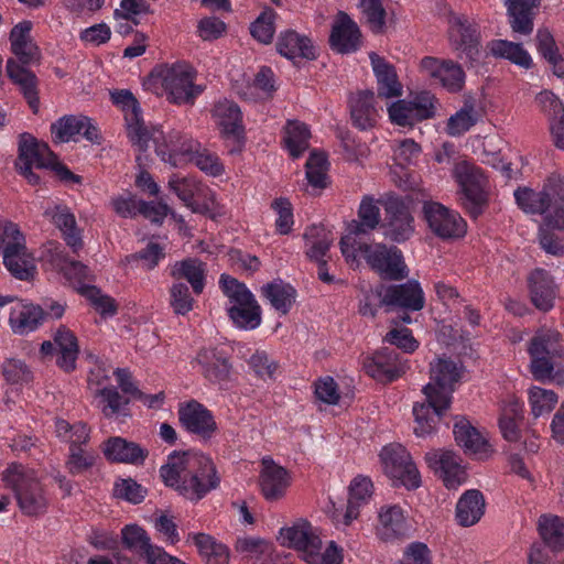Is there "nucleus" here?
<instances>
[{"label":"nucleus","instance_id":"f257e3e1","mask_svg":"<svg viewBox=\"0 0 564 564\" xmlns=\"http://www.w3.org/2000/svg\"><path fill=\"white\" fill-rule=\"evenodd\" d=\"M32 23L22 21L10 32L11 51L17 57L7 62V75L20 86L24 97L34 112L39 109L36 90V76L26 68L29 65H39L42 58L41 50L31 36Z\"/></svg>","mask_w":564,"mask_h":564},{"label":"nucleus","instance_id":"f03ea898","mask_svg":"<svg viewBox=\"0 0 564 564\" xmlns=\"http://www.w3.org/2000/svg\"><path fill=\"white\" fill-rule=\"evenodd\" d=\"M185 478L180 495L191 501H199L219 486L216 466L213 460L199 453L185 452Z\"/></svg>","mask_w":564,"mask_h":564},{"label":"nucleus","instance_id":"7ed1b4c3","mask_svg":"<svg viewBox=\"0 0 564 564\" xmlns=\"http://www.w3.org/2000/svg\"><path fill=\"white\" fill-rule=\"evenodd\" d=\"M4 480L13 489L24 514L39 516L46 510L47 499L33 470H26L21 465H12L6 471Z\"/></svg>","mask_w":564,"mask_h":564},{"label":"nucleus","instance_id":"20e7f679","mask_svg":"<svg viewBox=\"0 0 564 564\" xmlns=\"http://www.w3.org/2000/svg\"><path fill=\"white\" fill-rule=\"evenodd\" d=\"M220 283L225 294L234 303L228 308V315L232 323L246 330L257 328L261 324V307L253 294L245 284L229 275H221Z\"/></svg>","mask_w":564,"mask_h":564},{"label":"nucleus","instance_id":"39448f33","mask_svg":"<svg viewBox=\"0 0 564 564\" xmlns=\"http://www.w3.org/2000/svg\"><path fill=\"white\" fill-rule=\"evenodd\" d=\"M453 174L460 188L462 206L473 218H477L488 204L487 178L480 169L466 161L456 163Z\"/></svg>","mask_w":564,"mask_h":564},{"label":"nucleus","instance_id":"423d86ee","mask_svg":"<svg viewBox=\"0 0 564 564\" xmlns=\"http://www.w3.org/2000/svg\"><path fill=\"white\" fill-rule=\"evenodd\" d=\"M2 231L7 238H10L3 249V264L18 280L30 281L34 279L36 273V265L34 257L28 251L25 245V237L20 231L18 225L6 221Z\"/></svg>","mask_w":564,"mask_h":564},{"label":"nucleus","instance_id":"0eeeda50","mask_svg":"<svg viewBox=\"0 0 564 564\" xmlns=\"http://www.w3.org/2000/svg\"><path fill=\"white\" fill-rule=\"evenodd\" d=\"M358 250L367 263L383 279L398 281L408 276L406 264L397 247H387L381 243L375 246L359 243Z\"/></svg>","mask_w":564,"mask_h":564},{"label":"nucleus","instance_id":"6e6552de","mask_svg":"<svg viewBox=\"0 0 564 564\" xmlns=\"http://www.w3.org/2000/svg\"><path fill=\"white\" fill-rule=\"evenodd\" d=\"M380 459L387 476L408 489L420 487V473L405 447L397 443L387 445L380 452Z\"/></svg>","mask_w":564,"mask_h":564},{"label":"nucleus","instance_id":"1a4fd4ad","mask_svg":"<svg viewBox=\"0 0 564 564\" xmlns=\"http://www.w3.org/2000/svg\"><path fill=\"white\" fill-rule=\"evenodd\" d=\"M195 73L187 64H174L169 67L162 77V86L169 95L170 101L177 105H193L195 98L202 94L203 88L194 85Z\"/></svg>","mask_w":564,"mask_h":564},{"label":"nucleus","instance_id":"9d476101","mask_svg":"<svg viewBox=\"0 0 564 564\" xmlns=\"http://www.w3.org/2000/svg\"><path fill=\"white\" fill-rule=\"evenodd\" d=\"M422 212L431 231L442 239L462 238L466 223L458 215L436 202H424Z\"/></svg>","mask_w":564,"mask_h":564},{"label":"nucleus","instance_id":"9b49d317","mask_svg":"<svg viewBox=\"0 0 564 564\" xmlns=\"http://www.w3.org/2000/svg\"><path fill=\"white\" fill-rule=\"evenodd\" d=\"M111 100L122 106L128 137L140 151H147L151 133L144 124L139 101L130 90L111 91Z\"/></svg>","mask_w":564,"mask_h":564},{"label":"nucleus","instance_id":"f8f14e48","mask_svg":"<svg viewBox=\"0 0 564 564\" xmlns=\"http://www.w3.org/2000/svg\"><path fill=\"white\" fill-rule=\"evenodd\" d=\"M364 368L370 377L387 383L403 376L409 366L395 348L383 347L365 360Z\"/></svg>","mask_w":564,"mask_h":564},{"label":"nucleus","instance_id":"ddd939ff","mask_svg":"<svg viewBox=\"0 0 564 564\" xmlns=\"http://www.w3.org/2000/svg\"><path fill=\"white\" fill-rule=\"evenodd\" d=\"M420 70L432 84L441 85L448 91L456 93L463 88L464 72L452 61L426 56L420 62Z\"/></svg>","mask_w":564,"mask_h":564},{"label":"nucleus","instance_id":"4468645a","mask_svg":"<svg viewBox=\"0 0 564 564\" xmlns=\"http://www.w3.org/2000/svg\"><path fill=\"white\" fill-rule=\"evenodd\" d=\"M386 219L383 235L391 241L401 243L409 240L414 234V218L404 203L398 198L386 204Z\"/></svg>","mask_w":564,"mask_h":564},{"label":"nucleus","instance_id":"2eb2a0df","mask_svg":"<svg viewBox=\"0 0 564 564\" xmlns=\"http://www.w3.org/2000/svg\"><path fill=\"white\" fill-rule=\"evenodd\" d=\"M431 381L423 388L426 398H440L446 395L452 402L454 384L459 380L456 364L449 358H438L435 364H431Z\"/></svg>","mask_w":564,"mask_h":564},{"label":"nucleus","instance_id":"dca6fc26","mask_svg":"<svg viewBox=\"0 0 564 564\" xmlns=\"http://www.w3.org/2000/svg\"><path fill=\"white\" fill-rule=\"evenodd\" d=\"M177 414L180 423L186 431L203 438H210L217 431L212 412L196 400L181 405Z\"/></svg>","mask_w":564,"mask_h":564},{"label":"nucleus","instance_id":"f3484780","mask_svg":"<svg viewBox=\"0 0 564 564\" xmlns=\"http://www.w3.org/2000/svg\"><path fill=\"white\" fill-rule=\"evenodd\" d=\"M451 402L446 395L440 398H426L425 402L416 403L413 406L416 426L414 433L416 436L425 437L435 432L436 425L442 420L444 413L449 409Z\"/></svg>","mask_w":564,"mask_h":564},{"label":"nucleus","instance_id":"a211bd4d","mask_svg":"<svg viewBox=\"0 0 564 564\" xmlns=\"http://www.w3.org/2000/svg\"><path fill=\"white\" fill-rule=\"evenodd\" d=\"M381 304L397 306L409 311H421L424 307V293L416 280L387 288Z\"/></svg>","mask_w":564,"mask_h":564},{"label":"nucleus","instance_id":"6ab92c4d","mask_svg":"<svg viewBox=\"0 0 564 564\" xmlns=\"http://www.w3.org/2000/svg\"><path fill=\"white\" fill-rule=\"evenodd\" d=\"M55 160V153L44 142H39L30 133H22L19 137V155L15 167L35 166L36 169H48L51 161Z\"/></svg>","mask_w":564,"mask_h":564},{"label":"nucleus","instance_id":"aec40b11","mask_svg":"<svg viewBox=\"0 0 564 564\" xmlns=\"http://www.w3.org/2000/svg\"><path fill=\"white\" fill-rule=\"evenodd\" d=\"M360 37L358 25L346 12L339 11L329 36L332 48L340 54L354 52L360 45Z\"/></svg>","mask_w":564,"mask_h":564},{"label":"nucleus","instance_id":"412c9836","mask_svg":"<svg viewBox=\"0 0 564 564\" xmlns=\"http://www.w3.org/2000/svg\"><path fill=\"white\" fill-rule=\"evenodd\" d=\"M451 40L456 50L466 52L468 56L478 53L480 33L478 25L473 19L464 14H456L451 18Z\"/></svg>","mask_w":564,"mask_h":564},{"label":"nucleus","instance_id":"4be33fe9","mask_svg":"<svg viewBox=\"0 0 564 564\" xmlns=\"http://www.w3.org/2000/svg\"><path fill=\"white\" fill-rule=\"evenodd\" d=\"M350 117L354 126L366 131L377 123L378 109L375 105V93L370 89L358 90L349 96Z\"/></svg>","mask_w":564,"mask_h":564},{"label":"nucleus","instance_id":"5701e85b","mask_svg":"<svg viewBox=\"0 0 564 564\" xmlns=\"http://www.w3.org/2000/svg\"><path fill=\"white\" fill-rule=\"evenodd\" d=\"M262 466L260 487L264 498L271 501L282 498L290 485L286 469L269 457L262 459Z\"/></svg>","mask_w":564,"mask_h":564},{"label":"nucleus","instance_id":"b1692460","mask_svg":"<svg viewBox=\"0 0 564 564\" xmlns=\"http://www.w3.org/2000/svg\"><path fill=\"white\" fill-rule=\"evenodd\" d=\"M528 284L532 304L543 312L551 310L555 299L552 275L543 269H535L528 276Z\"/></svg>","mask_w":564,"mask_h":564},{"label":"nucleus","instance_id":"393cba45","mask_svg":"<svg viewBox=\"0 0 564 564\" xmlns=\"http://www.w3.org/2000/svg\"><path fill=\"white\" fill-rule=\"evenodd\" d=\"M214 116L219 119L223 137L232 138L238 143L245 140L242 113L237 104L227 99L218 101L214 107Z\"/></svg>","mask_w":564,"mask_h":564},{"label":"nucleus","instance_id":"a878e982","mask_svg":"<svg viewBox=\"0 0 564 564\" xmlns=\"http://www.w3.org/2000/svg\"><path fill=\"white\" fill-rule=\"evenodd\" d=\"M102 453L110 462L139 465L144 462L148 451L138 443L129 442L122 437H109L102 447Z\"/></svg>","mask_w":564,"mask_h":564},{"label":"nucleus","instance_id":"bb28decb","mask_svg":"<svg viewBox=\"0 0 564 564\" xmlns=\"http://www.w3.org/2000/svg\"><path fill=\"white\" fill-rule=\"evenodd\" d=\"M280 535L282 538V545L301 551L303 556L307 555L310 551L322 549V540L306 521L281 529Z\"/></svg>","mask_w":564,"mask_h":564},{"label":"nucleus","instance_id":"cd10ccee","mask_svg":"<svg viewBox=\"0 0 564 564\" xmlns=\"http://www.w3.org/2000/svg\"><path fill=\"white\" fill-rule=\"evenodd\" d=\"M171 159H174L172 164L176 166V160L181 161L184 159L185 161L194 163L202 172L206 173L210 176H220L225 172L224 164L220 162L219 158L207 150H199V144L195 147L189 144L188 147L182 145L181 149L174 154L170 155Z\"/></svg>","mask_w":564,"mask_h":564},{"label":"nucleus","instance_id":"c85d7f7f","mask_svg":"<svg viewBox=\"0 0 564 564\" xmlns=\"http://www.w3.org/2000/svg\"><path fill=\"white\" fill-rule=\"evenodd\" d=\"M370 61L373 73L377 78V91L380 98H394L402 96V85L393 65L387 63L384 58L376 53L370 54Z\"/></svg>","mask_w":564,"mask_h":564},{"label":"nucleus","instance_id":"c756f323","mask_svg":"<svg viewBox=\"0 0 564 564\" xmlns=\"http://www.w3.org/2000/svg\"><path fill=\"white\" fill-rule=\"evenodd\" d=\"M453 432L457 445L463 447L466 454L478 455L480 458H487L491 454L488 442L467 420H458Z\"/></svg>","mask_w":564,"mask_h":564},{"label":"nucleus","instance_id":"7c9ffc66","mask_svg":"<svg viewBox=\"0 0 564 564\" xmlns=\"http://www.w3.org/2000/svg\"><path fill=\"white\" fill-rule=\"evenodd\" d=\"M486 501L477 489L465 491L456 505L455 517L460 527L468 528L479 522L485 513Z\"/></svg>","mask_w":564,"mask_h":564},{"label":"nucleus","instance_id":"2f4dec72","mask_svg":"<svg viewBox=\"0 0 564 564\" xmlns=\"http://www.w3.org/2000/svg\"><path fill=\"white\" fill-rule=\"evenodd\" d=\"M549 344V337H534L529 348L532 357L531 372L534 379L539 381L553 379L554 364L551 360Z\"/></svg>","mask_w":564,"mask_h":564},{"label":"nucleus","instance_id":"473e14b6","mask_svg":"<svg viewBox=\"0 0 564 564\" xmlns=\"http://www.w3.org/2000/svg\"><path fill=\"white\" fill-rule=\"evenodd\" d=\"M53 341L58 352L57 366L65 371L74 370L79 352L78 340L75 334L66 326L61 325L54 333Z\"/></svg>","mask_w":564,"mask_h":564},{"label":"nucleus","instance_id":"72a5a7b5","mask_svg":"<svg viewBox=\"0 0 564 564\" xmlns=\"http://www.w3.org/2000/svg\"><path fill=\"white\" fill-rule=\"evenodd\" d=\"M197 362L203 367L204 376L212 382H226L230 378L231 365L227 358L219 355L215 349L204 348L196 357Z\"/></svg>","mask_w":564,"mask_h":564},{"label":"nucleus","instance_id":"f704fd0d","mask_svg":"<svg viewBox=\"0 0 564 564\" xmlns=\"http://www.w3.org/2000/svg\"><path fill=\"white\" fill-rule=\"evenodd\" d=\"M276 48L281 55L289 59L302 57L313 61L316 58L312 41L306 36H301L295 31H286L281 34L276 43Z\"/></svg>","mask_w":564,"mask_h":564},{"label":"nucleus","instance_id":"c9c22d12","mask_svg":"<svg viewBox=\"0 0 564 564\" xmlns=\"http://www.w3.org/2000/svg\"><path fill=\"white\" fill-rule=\"evenodd\" d=\"M53 224L63 232L66 243L77 251L83 246L82 237L76 227L75 216L65 206H55L45 210Z\"/></svg>","mask_w":564,"mask_h":564},{"label":"nucleus","instance_id":"e433bc0d","mask_svg":"<svg viewBox=\"0 0 564 564\" xmlns=\"http://www.w3.org/2000/svg\"><path fill=\"white\" fill-rule=\"evenodd\" d=\"M261 294L270 302L272 307L285 315L295 303L296 291L282 280H274L261 288Z\"/></svg>","mask_w":564,"mask_h":564},{"label":"nucleus","instance_id":"4c0bfd02","mask_svg":"<svg viewBox=\"0 0 564 564\" xmlns=\"http://www.w3.org/2000/svg\"><path fill=\"white\" fill-rule=\"evenodd\" d=\"M540 0H506L513 32L530 34L533 30L532 9Z\"/></svg>","mask_w":564,"mask_h":564},{"label":"nucleus","instance_id":"58836bf2","mask_svg":"<svg viewBox=\"0 0 564 564\" xmlns=\"http://www.w3.org/2000/svg\"><path fill=\"white\" fill-rule=\"evenodd\" d=\"M171 275L176 280H186L195 294H200L204 290L205 268L204 263L196 258L177 261L171 270Z\"/></svg>","mask_w":564,"mask_h":564},{"label":"nucleus","instance_id":"ea45409f","mask_svg":"<svg viewBox=\"0 0 564 564\" xmlns=\"http://www.w3.org/2000/svg\"><path fill=\"white\" fill-rule=\"evenodd\" d=\"M435 463L440 465V477L447 489H457L467 480V473L453 452H443Z\"/></svg>","mask_w":564,"mask_h":564},{"label":"nucleus","instance_id":"a19ab883","mask_svg":"<svg viewBox=\"0 0 564 564\" xmlns=\"http://www.w3.org/2000/svg\"><path fill=\"white\" fill-rule=\"evenodd\" d=\"M488 48L495 57L506 58L512 64L524 69L532 67V58L520 43L506 40H495L488 44Z\"/></svg>","mask_w":564,"mask_h":564},{"label":"nucleus","instance_id":"79ce46f5","mask_svg":"<svg viewBox=\"0 0 564 564\" xmlns=\"http://www.w3.org/2000/svg\"><path fill=\"white\" fill-rule=\"evenodd\" d=\"M358 218L359 220H351L348 224L347 230L350 235L368 234L380 224V208L371 197L366 196L362 198L358 210Z\"/></svg>","mask_w":564,"mask_h":564},{"label":"nucleus","instance_id":"37998d69","mask_svg":"<svg viewBox=\"0 0 564 564\" xmlns=\"http://www.w3.org/2000/svg\"><path fill=\"white\" fill-rule=\"evenodd\" d=\"M543 543L554 552L564 549V519L557 516L543 514L538 523Z\"/></svg>","mask_w":564,"mask_h":564},{"label":"nucleus","instance_id":"c03bdc74","mask_svg":"<svg viewBox=\"0 0 564 564\" xmlns=\"http://www.w3.org/2000/svg\"><path fill=\"white\" fill-rule=\"evenodd\" d=\"M192 538L206 564L229 563V550L225 544L206 533H195Z\"/></svg>","mask_w":564,"mask_h":564},{"label":"nucleus","instance_id":"a18cd8bd","mask_svg":"<svg viewBox=\"0 0 564 564\" xmlns=\"http://www.w3.org/2000/svg\"><path fill=\"white\" fill-rule=\"evenodd\" d=\"M372 492V482L367 477H356L349 486V499L346 507V512L343 516L345 525H349L354 519L358 517L359 501L370 497Z\"/></svg>","mask_w":564,"mask_h":564},{"label":"nucleus","instance_id":"49530a36","mask_svg":"<svg viewBox=\"0 0 564 564\" xmlns=\"http://www.w3.org/2000/svg\"><path fill=\"white\" fill-rule=\"evenodd\" d=\"M45 313L39 305H22L15 317L10 313V325L15 334L23 335L33 332L43 321Z\"/></svg>","mask_w":564,"mask_h":564},{"label":"nucleus","instance_id":"de8ad7c7","mask_svg":"<svg viewBox=\"0 0 564 564\" xmlns=\"http://www.w3.org/2000/svg\"><path fill=\"white\" fill-rule=\"evenodd\" d=\"M304 239L308 245L306 256L316 262L324 260V256L327 253L334 241L332 234L323 226L310 227L304 234Z\"/></svg>","mask_w":564,"mask_h":564},{"label":"nucleus","instance_id":"09e8293b","mask_svg":"<svg viewBox=\"0 0 564 564\" xmlns=\"http://www.w3.org/2000/svg\"><path fill=\"white\" fill-rule=\"evenodd\" d=\"M481 113L475 107L473 99H467L464 106L447 121V132L449 135H460L474 127L480 119Z\"/></svg>","mask_w":564,"mask_h":564},{"label":"nucleus","instance_id":"8fccbe9b","mask_svg":"<svg viewBox=\"0 0 564 564\" xmlns=\"http://www.w3.org/2000/svg\"><path fill=\"white\" fill-rule=\"evenodd\" d=\"M380 523L383 528V538L392 539L403 536L406 531V521L400 506H389L381 509L379 513Z\"/></svg>","mask_w":564,"mask_h":564},{"label":"nucleus","instance_id":"3c124183","mask_svg":"<svg viewBox=\"0 0 564 564\" xmlns=\"http://www.w3.org/2000/svg\"><path fill=\"white\" fill-rule=\"evenodd\" d=\"M547 192H535L529 187H519L514 197L519 207L528 214H543L549 208Z\"/></svg>","mask_w":564,"mask_h":564},{"label":"nucleus","instance_id":"603ef678","mask_svg":"<svg viewBox=\"0 0 564 564\" xmlns=\"http://www.w3.org/2000/svg\"><path fill=\"white\" fill-rule=\"evenodd\" d=\"M285 144L293 158H299L308 149L311 132L305 123L289 121L285 128Z\"/></svg>","mask_w":564,"mask_h":564},{"label":"nucleus","instance_id":"864d4df0","mask_svg":"<svg viewBox=\"0 0 564 564\" xmlns=\"http://www.w3.org/2000/svg\"><path fill=\"white\" fill-rule=\"evenodd\" d=\"M87 123L88 118L84 116H65L58 119L51 126L54 142H68L74 135L80 133Z\"/></svg>","mask_w":564,"mask_h":564},{"label":"nucleus","instance_id":"5fc2aeb1","mask_svg":"<svg viewBox=\"0 0 564 564\" xmlns=\"http://www.w3.org/2000/svg\"><path fill=\"white\" fill-rule=\"evenodd\" d=\"M185 474V452L178 454L174 452L169 457V463L161 467L160 475L163 479V482L169 486L175 488V490L180 494V487L182 486V481H184Z\"/></svg>","mask_w":564,"mask_h":564},{"label":"nucleus","instance_id":"6e6d98bb","mask_svg":"<svg viewBox=\"0 0 564 564\" xmlns=\"http://www.w3.org/2000/svg\"><path fill=\"white\" fill-rule=\"evenodd\" d=\"M308 183L318 188L326 187L328 161L325 152L313 151L305 164Z\"/></svg>","mask_w":564,"mask_h":564},{"label":"nucleus","instance_id":"4d7b16f0","mask_svg":"<svg viewBox=\"0 0 564 564\" xmlns=\"http://www.w3.org/2000/svg\"><path fill=\"white\" fill-rule=\"evenodd\" d=\"M97 395L102 398L105 405L102 414L110 419L118 414L128 415L126 406L130 403V399L121 395L115 387H106L97 391Z\"/></svg>","mask_w":564,"mask_h":564},{"label":"nucleus","instance_id":"13d9d810","mask_svg":"<svg viewBox=\"0 0 564 564\" xmlns=\"http://www.w3.org/2000/svg\"><path fill=\"white\" fill-rule=\"evenodd\" d=\"M556 227L547 224V215L544 217L539 230V240L541 248L552 256H564V241L553 232Z\"/></svg>","mask_w":564,"mask_h":564},{"label":"nucleus","instance_id":"bf43d9fd","mask_svg":"<svg viewBox=\"0 0 564 564\" xmlns=\"http://www.w3.org/2000/svg\"><path fill=\"white\" fill-rule=\"evenodd\" d=\"M170 305L176 315H186L193 310L194 299L183 282L174 283L170 289Z\"/></svg>","mask_w":564,"mask_h":564},{"label":"nucleus","instance_id":"052dcab7","mask_svg":"<svg viewBox=\"0 0 564 564\" xmlns=\"http://www.w3.org/2000/svg\"><path fill=\"white\" fill-rule=\"evenodd\" d=\"M78 292L88 299L101 315H113L117 312V304L109 295L101 294L100 289L95 285H83Z\"/></svg>","mask_w":564,"mask_h":564},{"label":"nucleus","instance_id":"680f3d73","mask_svg":"<svg viewBox=\"0 0 564 564\" xmlns=\"http://www.w3.org/2000/svg\"><path fill=\"white\" fill-rule=\"evenodd\" d=\"M96 456L82 446L70 445L66 468L72 475L82 474L95 465Z\"/></svg>","mask_w":564,"mask_h":564},{"label":"nucleus","instance_id":"e2e57ef3","mask_svg":"<svg viewBox=\"0 0 564 564\" xmlns=\"http://www.w3.org/2000/svg\"><path fill=\"white\" fill-rule=\"evenodd\" d=\"M275 13L272 9L262 12L258 19L251 24V35L263 44L271 43L275 29L273 25Z\"/></svg>","mask_w":564,"mask_h":564},{"label":"nucleus","instance_id":"0e129e2a","mask_svg":"<svg viewBox=\"0 0 564 564\" xmlns=\"http://www.w3.org/2000/svg\"><path fill=\"white\" fill-rule=\"evenodd\" d=\"M530 402L533 415L539 417L553 410L557 402V397L551 390L534 387L530 390Z\"/></svg>","mask_w":564,"mask_h":564},{"label":"nucleus","instance_id":"69168bd1","mask_svg":"<svg viewBox=\"0 0 564 564\" xmlns=\"http://www.w3.org/2000/svg\"><path fill=\"white\" fill-rule=\"evenodd\" d=\"M360 7L372 32L382 33L386 28L387 13L381 0H361Z\"/></svg>","mask_w":564,"mask_h":564},{"label":"nucleus","instance_id":"338daca9","mask_svg":"<svg viewBox=\"0 0 564 564\" xmlns=\"http://www.w3.org/2000/svg\"><path fill=\"white\" fill-rule=\"evenodd\" d=\"M122 541L128 549L140 553L141 556L152 546L147 532L138 525H127L122 530Z\"/></svg>","mask_w":564,"mask_h":564},{"label":"nucleus","instance_id":"774afa93","mask_svg":"<svg viewBox=\"0 0 564 564\" xmlns=\"http://www.w3.org/2000/svg\"><path fill=\"white\" fill-rule=\"evenodd\" d=\"M388 112L391 121L401 127H413L416 122H420L416 120L412 104L406 99H399L393 102Z\"/></svg>","mask_w":564,"mask_h":564}]
</instances>
